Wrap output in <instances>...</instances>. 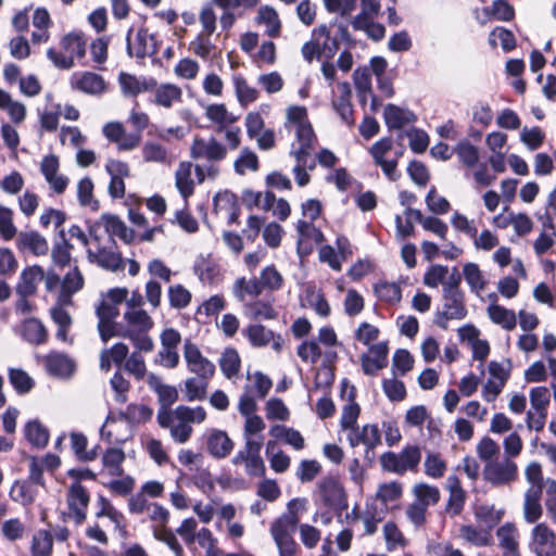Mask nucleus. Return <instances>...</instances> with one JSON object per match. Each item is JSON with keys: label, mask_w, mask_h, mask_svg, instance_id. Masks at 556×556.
<instances>
[{"label": "nucleus", "mask_w": 556, "mask_h": 556, "mask_svg": "<svg viewBox=\"0 0 556 556\" xmlns=\"http://www.w3.org/2000/svg\"><path fill=\"white\" fill-rule=\"evenodd\" d=\"M420 460L421 451L417 445H406L400 453L388 451L380 456L381 468L400 476L417 470Z\"/></svg>", "instance_id": "nucleus-1"}, {"label": "nucleus", "mask_w": 556, "mask_h": 556, "mask_svg": "<svg viewBox=\"0 0 556 556\" xmlns=\"http://www.w3.org/2000/svg\"><path fill=\"white\" fill-rule=\"evenodd\" d=\"M556 189H554L547 199L546 211L538 215L542 229L539 237L533 243L534 252L538 256L545 254L554 247V239H556Z\"/></svg>", "instance_id": "nucleus-2"}, {"label": "nucleus", "mask_w": 556, "mask_h": 556, "mask_svg": "<svg viewBox=\"0 0 556 556\" xmlns=\"http://www.w3.org/2000/svg\"><path fill=\"white\" fill-rule=\"evenodd\" d=\"M314 501L338 514L348 508L345 491L339 480L333 477L323 478L318 482Z\"/></svg>", "instance_id": "nucleus-3"}, {"label": "nucleus", "mask_w": 556, "mask_h": 556, "mask_svg": "<svg viewBox=\"0 0 556 556\" xmlns=\"http://www.w3.org/2000/svg\"><path fill=\"white\" fill-rule=\"evenodd\" d=\"M348 442L351 447L355 448L363 444L365 446L364 462L370 466L375 458V448L381 444V432L376 424H367L363 427L356 426L348 431Z\"/></svg>", "instance_id": "nucleus-4"}, {"label": "nucleus", "mask_w": 556, "mask_h": 556, "mask_svg": "<svg viewBox=\"0 0 556 556\" xmlns=\"http://www.w3.org/2000/svg\"><path fill=\"white\" fill-rule=\"evenodd\" d=\"M442 300L443 304L435 313L434 323L441 329L446 330L450 320L464 319L467 316L468 311L465 305L464 292L442 293Z\"/></svg>", "instance_id": "nucleus-5"}, {"label": "nucleus", "mask_w": 556, "mask_h": 556, "mask_svg": "<svg viewBox=\"0 0 556 556\" xmlns=\"http://www.w3.org/2000/svg\"><path fill=\"white\" fill-rule=\"evenodd\" d=\"M296 528L294 520L289 517H278L270 525V534L278 547L279 556H295L298 544L293 534Z\"/></svg>", "instance_id": "nucleus-6"}, {"label": "nucleus", "mask_w": 556, "mask_h": 556, "mask_svg": "<svg viewBox=\"0 0 556 556\" xmlns=\"http://www.w3.org/2000/svg\"><path fill=\"white\" fill-rule=\"evenodd\" d=\"M91 237L98 243L96 250L87 249V260L91 264L98 265L100 268L117 273L125 268L126 260L122 256L121 252L113 250L111 243L110 245H101L99 242V237L90 231Z\"/></svg>", "instance_id": "nucleus-7"}, {"label": "nucleus", "mask_w": 556, "mask_h": 556, "mask_svg": "<svg viewBox=\"0 0 556 556\" xmlns=\"http://www.w3.org/2000/svg\"><path fill=\"white\" fill-rule=\"evenodd\" d=\"M262 442L247 438L244 447L239 450L231 459L233 465L244 464L245 472L250 477H263L265 464L261 457Z\"/></svg>", "instance_id": "nucleus-8"}, {"label": "nucleus", "mask_w": 556, "mask_h": 556, "mask_svg": "<svg viewBox=\"0 0 556 556\" xmlns=\"http://www.w3.org/2000/svg\"><path fill=\"white\" fill-rule=\"evenodd\" d=\"M184 359L188 370L197 377L211 379L215 374V365L203 356L197 344L189 339L184 343Z\"/></svg>", "instance_id": "nucleus-9"}, {"label": "nucleus", "mask_w": 556, "mask_h": 556, "mask_svg": "<svg viewBox=\"0 0 556 556\" xmlns=\"http://www.w3.org/2000/svg\"><path fill=\"white\" fill-rule=\"evenodd\" d=\"M190 155L194 160H205L210 163H217L226 159L227 147L214 137L208 139L195 137L190 147Z\"/></svg>", "instance_id": "nucleus-10"}, {"label": "nucleus", "mask_w": 556, "mask_h": 556, "mask_svg": "<svg viewBox=\"0 0 556 556\" xmlns=\"http://www.w3.org/2000/svg\"><path fill=\"white\" fill-rule=\"evenodd\" d=\"M483 476L492 485H504L517 479L518 468L515 462L505 457L502 460L489 462Z\"/></svg>", "instance_id": "nucleus-11"}, {"label": "nucleus", "mask_w": 556, "mask_h": 556, "mask_svg": "<svg viewBox=\"0 0 556 556\" xmlns=\"http://www.w3.org/2000/svg\"><path fill=\"white\" fill-rule=\"evenodd\" d=\"M132 29L130 28L126 36L127 41V53L129 56L135 55L138 59H144L157 53L156 38L155 35L149 34L148 29L141 27L138 29L134 46L130 41Z\"/></svg>", "instance_id": "nucleus-12"}, {"label": "nucleus", "mask_w": 556, "mask_h": 556, "mask_svg": "<svg viewBox=\"0 0 556 556\" xmlns=\"http://www.w3.org/2000/svg\"><path fill=\"white\" fill-rule=\"evenodd\" d=\"M90 501L89 493L79 482H74L67 492V505L74 515L76 525H81L86 520V510Z\"/></svg>", "instance_id": "nucleus-13"}, {"label": "nucleus", "mask_w": 556, "mask_h": 556, "mask_svg": "<svg viewBox=\"0 0 556 556\" xmlns=\"http://www.w3.org/2000/svg\"><path fill=\"white\" fill-rule=\"evenodd\" d=\"M531 549L538 556H552L556 553V536L545 523L533 528Z\"/></svg>", "instance_id": "nucleus-14"}, {"label": "nucleus", "mask_w": 556, "mask_h": 556, "mask_svg": "<svg viewBox=\"0 0 556 556\" xmlns=\"http://www.w3.org/2000/svg\"><path fill=\"white\" fill-rule=\"evenodd\" d=\"M43 365L50 376L70 378L75 371L74 361L65 353L52 351L43 357Z\"/></svg>", "instance_id": "nucleus-15"}, {"label": "nucleus", "mask_w": 556, "mask_h": 556, "mask_svg": "<svg viewBox=\"0 0 556 556\" xmlns=\"http://www.w3.org/2000/svg\"><path fill=\"white\" fill-rule=\"evenodd\" d=\"M193 273L203 285H216L223 276L220 265L211 255L197 257Z\"/></svg>", "instance_id": "nucleus-16"}, {"label": "nucleus", "mask_w": 556, "mask_h": 556, "mask_svg": "<svg viewBox=\"0 0 556 556\" xmlns=\"http://www.w3.org/2000/svg\"><path fill=\"white\" fill-rule=\"evenodd\" d=\"M340 94L332 100V108L340 116L341 121L349 127L355 124L354 110L351 103L352 90L348 81L338 84Z\"/></svg>", "instance_id": "nucleus-17"}, {"label": "nucleus", "mask_w": 556, "mask_h": 556, "mask_svg": "<svg viewBox=\"0 0 556 556\" xmlns=\"http://www.w3.org/2000/svg\"><path fill=\"white\" fill-rule=\"evenodd\" d=\"M295 136L299 148L292 150L291 155L294 156L295 161L305 163V157L311 159V153L317 142V137L311 123L307 125H299V127L295 128Z\"/></svg>", "instance_id": "nucleus-18"}, {"label": "nucleus", "mask_w": 556, "mask_h": 556, "mask_svg": "<svg viewBox=\"0 0 556 556\" xmlns=\"http://www.w3.org/2000/svg\"><path fill=\"white\" fill-rule=\"evenodd\" d=\"M84 276L78 266L75 265L62 279L58 300L61 304H72L73 295L84 288Z\"/></svg>", "instance_id": "nucleus-19"}, {"label": "nucleus", "mask_w": 556, "mask_h": 556, "mask_svg": "<svg viewBox=\"0 0 556 556\" xmlns=\"http://www.w3.org/2000/svg\"><path fill=\"white\" fill-rule=\"evenodd\" d=\"M206 447L210 455L214 458L223 459L232 451L233 442L225 431L212 429L207 433Z\"/></svg>", "instance_id": "nucleus-20"}, {"label": "nucleus", "mask_w": 556, "mask_h": 556, "mask_svg": "<svg viewBox=\"0 0 556 556\" xmlns=\"http://www.w3.org/2000/svg\"><path fill=\"white\" fill-rule=\"evenodd\" d=\"M118 83L123 93L128 97H136L143 91L152 90L156 86V80L152 77H137L125 72L119 74Z\"/></svg>", "instance_id": "nucleus-21"}, {"label": "nucleus", "mask_w": 556, "mask_h": 556, "mask_svg": "<svg viewBox=\"0 0 556 556\" xmlns=\"http://www.w3.org/2000/svg\"><path fill=\"white\" fill-rule=\"evenodd\" d=\"M383 118L389 129H401L416 121V115L408 109H402L389 103L384 108Z\"/></svg>", "instance_id": "nucleus-22"}, {"label": "nucleus", "mask_w": 556, "mask_h": 556, "mask_svg": "<svg viewBox=\"0 0 556 556\" xmlns=\"http://www.w3.org/2000/svg\"><path fill=\"white\" fill-rule=\"evenodd\" d=\"M45 277L43 268L39 265L26 267L20 277L16 292L20 296L33 295L37 290V282Z\"/></svg>", "instance_id": "nucleus-23"}, {"label": "nucleus", "mask_w": 556, "mask_h": 556, "mask_svg": "<svg viewBox=\"0 0 556 556\" xmlns=\"http://www.w3.org/2000/svg\"><path fill=\"white\" fill-rule=\"evenodd\" d=\"M447 489L450 496L447 500L445 511L452 516H458L465 506L466 492L463 490L460 482L456 476H450L447 478Z\"/></svg>", "instance_id": "nucleus-24"}, {"label": "nucleus", "mask_w": 556, "mask_h": 556, "mask_svg": "<svg viewBox=\"0 0 556 556\" xmlns=\"http://www.w3.org/2000/svg\"><path fill=\"white\" fill-rule=\"evenodd\" d=\"M16 243L20 250H28L34 255H45L49 250L48 241L37 231L20 232Z\"/></svg>", "instance_id": "nucleus-25"}, {"label": "nucleus", "mask_w": 556, "mask_h": 556, "mask_svg": "<svg viewBox=\"0 0 556 556\" xmlns=\"http://www.w3.org/2000/svg\"><path fill=\"white\" fill-rule=\"evenodd\" d=\"M356 389L354 386H350L348 393L349 403L342 408L340 427L342 430H351L357 426V418L361 413L359 405L354 401Z\"/></svg>", "instance_id": "nucleus-26"}, {"label": "nucleus", "mask_w": 556, "mask_h": 556, "mask_svg": "<svg viewBox=\"0 0 556 556\" xmlns=\"http://www.w3.org/2000/svg\"><path fill=\"white\" fill-rule=\"evenodd\" d=\"M500 546L504 549V556H519L517 529L514 525L507 522L501 526L496 531Z\"/></svg>", "instance_id": "nucleus-27"}, {"label": "nucleus", "mask_w": 556, "mask_h": 556, "mask_svg": "<svg viewBox=\"0 0 556 556\" xmlns=\"http://www.w3.org/2000/svg\"><path fill=\"white\" fill-rule=\"evenodd\" d=\"M353 81L359 104L365 106L368 97L372 94L370 70L368 67H357L353 73Z\"/></svg>", "instance_id": "nucleus-28"}, {"label": "nucleus", "mask_w": 556, "mask_h": 556, "mask_svg": "<svg viewBox=\"0 0 556 556\" xmlns=\"http://www.w3.org/2000/svg\"><path fill=\"white\" fill-rule=\"evenodd\" d=\"M73 245L65 237V230L61 229L59 231V239L54 242L51 250V258L55 266L60 268H64L70 265L72 256L71 250Z\"/></svg>", "instance_id": "nucleus-29"}, {"label": "nucleus", "mask_w": 556, "mask_h": 556, "mask_svg": "<svg viewBox=\"0 0 556 556\" xmlns=\"http://www.w3.org/2000/svg\"><path fill=\"white\" fill-rule=\"evenodd\" d=\"M22 336L27 342L39 345L47 341L48 332L39 319L28 318L23 323Z\"/></svg>", "instance_id": "nucleus-30"}, {"label": "nucleus", "mask_w": 556, "mask_h": 556, "mask_svg": "<svg viewBox=\"0 0 556 556\" xmlns=\"http://www.w3.org/2000/svg\"><path fill=\"white\" fill-rule=\"evenodd\" d=\"M75 88L88 93L100 94L105 89V81L102 76L92 72H85L74 84Z\"/></svg>", "instance_id": "nucleus-31"}, {"label": "nucleus", "mask_w": 556, "mask_h": 556, "mask_svg": "<svg viewBox=\"0 0 556 556\" xmlns=\"http://www.w3.org/2000/svg\"><path fill=\"white\" fill-rule=\"evenodd\" d=\"M25 438L35 447L42 448L49 442V431L38 420L28 421L24 428Z\"/></svg>", "instance_id": "nucleus-32"}, {"label": "nucleus", "mask_w": 556, "mask_h": 556, "mask_svg": "<svg viewBox=\"0 0 556 556\" xmlns=\"http://www.w3.org/2000/svg\"><path fill=\"white\" fill-rule=\"evenodd\" d=\"M9 495L13 502L28 506L35 501L37 491L30 485L29 481L16 480L11 486Z\"/></svg>", "instance_id": "nucleus-33"}, {"label": "nucleus", "mask_w": 556, "mask_h": 556, "mask_svg": "<svg viewBox=\"0 0 556 556\" xmlns=\"http://www.w3.org/2000/svg\"><path fill=\"white\" fill-rule=\"evenodd\" d=\"M488 314L494 324L501 325L506 330H513L516 327L517 319L515 312L511 309L498 304H491L488 307Z\"/></svg>", "instance_id": "nucleus-34"}, {"label": "nucleus", "mask_w": 556, "mask_h": 556, "mask_svg": "<svg viewBox=\"0 0 556 556\" xmlns=\"http://www.w3.org/2000/svg\"><path fill=\"white\" fill-rule=\"evenodd\" d=\"M53 548V536L48 530H38L31 539V556H51Z\"/></svg>", "instance_id": "nucleus-35"}, {"label": "nucleus", "mask_w": 556, "mask_h": 556, "mask_svg": "<svg viewBox=\"0 0 556 556\" xmlns=\"http://www.w3.org/2000/svg\"><path fill=\"white\" fill-rule=\"evenodd\" d=\"M210 379L202 377H190L185 381V397L189 402L202 401L206 396V389Z\"/></svg>", "instance_id": "nucleus-36"}, {"label": "nucleus", "mask_w": 556, "mask_h": 556, "mask_svg": "<svg viewBox=\"0 0 556 556\" xmlns=\"http://www.w3.org/2000/svg\"><path fill=\"white\" fill-rule=\"evenodd\" d=\"M192 164L181 162L176 170V187L186 199L193 193V180L191 179Z\"/></svg>", "instance_id": "nucleus-37"}, {"label": "nucleus", "mask_w": 556, "mask_h": 556, "mask_svg": "<svg viewBox=\"0 0 556 556\" xmlns=\"http://www.w3.org/2000/svg\"><path fill=\"white\" fill-rule=\"evenodd\" d=\"M376 296L387 303H399L402 298V291L397 283L380 280L374 285Z\"/></svg>", "instance_id": "nucleus-38"}, {"label": "nucleus", "mask_w": 556, "mask_h": 556, "mask_svg": "<svg viewBox=\"0 0 556 556\" xmlns=\"http://www.w3.org/2000/svg\"><path fill=\"white\" fill-rule=\"evenodd\" d=\"M245 314L252 319H275L277 312L268 301L256 300L245 304Z\"/></svg>", "instance_id": "nucleus-39"}, {"label": "nucleus", "mask_w": 556, "mask_h": 556, "mask_svg": "<svg viewBox=\"0 0 556 556\" xmlns=\"http://www.w3.org/2000/svg\"><path fill=\"white\" fill-rule=\"evenodd\" d=\"M483 13L502 22H509L515 17V9L507 0H494L490 8L483 9Z\"/></svg>", "instance_id": "nucleus-40"}, {"label": "nucleus", "mask_w": 556, "mask_h": 556, "mask_svg": "<svg viewBox=\"0 0 556 556\" xmlns=\"http://www.w3.org/2000/svg\"><path fill=\"white\" fill-rule=\"evenodd\" d=\"M235 294L239 300H243L245 295L258 296L264 287L260 278H252L247 280L244 277L238 278L233 286Z\"/></svg>", "instance_id": "nucleus-41"}, {"label": "nucleus", "mask_w": 556, "mask_h": 556, "mask_svg": "<svg viewBox=\"0 0 556 556\" xmlns=\"http://www.w3.org/2000/svg\"><path fill=\"white\" fill-rule=\"evenodd\" d=\"M240 364L239 354L232 348L226 349L219 358L220 370L228 379H231L239 372Z\"/></svg>", "instance_id": "nucleus-42"}, {"label": "nucleus", "mask_w": 556, "mask_h": 556, "mask_svg": "<svg viewBox=\"0 0 556 556\" xmlns=\"http://www.w3.org/2000/svg\"><path fill=\"white\" fill-rule=\"evenodd\" d=\"M125 459V453L123 450L117 447L108 448L103 454L102 464L108 468L110 475L122 476L124 470L122 464Z\"/></svg>", "instance_id": "nucleus-43"}, {"label": "nucleus", "mask_w": 556, "mask_h": 556, "mask_svg": "<svg viewBox=\"0 0 556 556\" xmlns=\"http://www.w3.org/2000/svg\"><path fill=\"white\" fill-rule=\"evenodd\" d=\"M101 219L103 220L104 229L109 235V243L116 245L114 237L116 236L119 239L125 237L127 229L126 224L118 216L112 214H103Z\"/></svg>", "instance_id": "nucleus-44"}, {"label": "nucleus", "mask_w": 556, "mask_h": 556, "mask_svg": "<svg viewBox=\"0 0 556 556\" xmlns=\"http://www.w3.org/2000/svg\"><path fill=\"white\" fill-rule=\"evenodd\" d=\"M258 23L267 25V34L269 37H277L280 33V21L276 10L271 7L264 5L258 10Z\"/></svg>", "instance_id": "nucleus-45"}, {"label": "nucleus", "mask_w": 556, "mask_h": 556, "mask_svg": "<svg viewBox=\"0 0 556 556\" xmlns=\"http://www.w3.org/2000/svg\"><path fill=\"white\" fill-rule=\"evenodd\" d=\"M148 332L128 328L125 329V333H122V338L129 339L138 351L151 352L154 349V343Z\"/></svg>", "instance_id": "nucleus-46"}, {"label": "nucleus", "mask_w": 556, "mask_h": 556, "mask_svg": "<svg viewBox=\"0 0 556 556\" xmlns=\"http://www.w3.org/2000/svg\"><path fill=\"white\" fill-rule=\"evenodd\" d=\"M233 167L239 175H244L247 169L255 172L258 169V157L250 148L244 147L235 161Z\"/></svg>", "instance_id": "nucleus-47"}, {"label": "nucleus", "mask_w": 556, "mask_h": 556, "mask_svg": "<svg viewBox=\"0 0 556 556\" xmlns=\"http://www.w3.org/2000/svg\"><path fill=\"white\" fill-rule=\"evenodd\" d=\"M233 86L236 96L241 105L254 102L258 97V91L249 86L247 80L241 75L233 76Z\"/></svg>", "instance_id": "nucleus-48"}, {"label": "nucleus", "mask_w": 556, "mask_h": 556, "mask_svg": "<svg viewBox=\"0 0 556 556\" xmlns=\"http://www.w3.org/2000/svg\"><path fill=\"white\" fill-rule=\"evenodd\" d=\"M62 48L68 53L67 56L84 58L86 53V41L79 34H67L62 39Z\"/></svg>", "instance_id": "nucleus-49"}, {"label": "nucleus", "mask_w": 556, "mask_h": 556, "mask_svg": "<svg viewBox=\"0 0 556 556\" xmlns=\"http://www.w3.org/2000/svg\"><path fill=\"white\" fill-rule=\"evenodd\" d=\"M124 318L128 328L149 331L153 327V320L143 309H132L125 313Z\"/></svg>", "instance_id": "nucleus-50"}, {"label": "nucleus", "mask_w": 556, "mask_h": 556, "mask_svg": "<svg viewBox=\"0 0 556 556\" xmlns=\"http://www.w3.org/2000/svg\"><path fill=\"white\" fill-rule=\"evenodd\" d=\"M93 182L89 177H84L77 185V198L81 206H90L92 210H98L99 202L93 199Z\"/></svg>", "instance_id": "nucleus-51"}, {"label": "nucleus", "mask_w": 556, "mask_h": 556, "mask_svg": "<svg viewBox=\"0 0 556 556\" xmlns=\"http://www.w3.org/2000/svg\"><path fill=\"white\" fill-rule=\"evenodd\" d=\"M9 381L18 394L28 393L34 386V381L28 374L17 368L9 369Z\"/></svg>", "instance_id": "nucleus-52"}, {"label": "nucleus", "mask_w": 556, "mask_h": 556, "mask_svg": "<svg viewBox=\"0 0 556 556\" xmlns=\"http://www.w3.org/2000/svg\"><path fill=\"white\" fill-rule=\"evenodd\" d=\"M181 90L175 85H163L155 91V102L164 108H170L174 102L180 101Z\"/></svg>", "instance_id": "nucleus-53"}, {"label": "nucleus", "mask_w": 556, "mask_h": 556, "mask_svg": "<svg viewBox=\"0 0 556 556\" xmlns=\"http://www.w3.org/2000/svg\"><path fill=\"white\" fill-rule=\"evenodd\" d=\"M463 275L465 280L470 287L472 292L482 291L485 288V280L479 269V266L475 263H467L464 265Z\"/></svg>", "instance_id": "nucleus-54"}, {"label": "nucleus", "mask_w": 556, "mask_h": 556, "mask_svg": "<svg viewBox=\"0 0 556 556\" xmlns=\"http://www.w3.org/2000/svg\"><path fill=\"white\" fill-rule=\"evenodd\" d=\"M245 333L254 346H265L274 339V332L263 325H250Z\"/></svg>", "instance_id": "nucleus-55"}, {"label": "nucleus", "mask_w": 556, "mask_h": 556, "mask_svg": "<svg viewBox=\"0 0 556 556\" xmlns=\"http://www.w3.org/2000/svg\"><path fill=\"white\" fill-rule=\"evenodd\" d=\"M214 49L215 45L211 41L210 36L204 33H200L189 45V50L205 61L210 59Z\"/></svg>", "instance_id": "nucleus-56"}, {"label": "nucleus", "mask_w": 556, "mask_h": 556, "mask_svg": "<svg viewBox=\"0 0 556 556\" xmlns=\"http://www.w3.org/2000/svg\"><path fill=\"white\" fill-rule=\"evenodd\" d=\"M153 536L163 543H165L175 554V556H182L184 549L179 544L175 533L167 527L157 528L153 527Z\"/></svg>", "instance_id": "nucleus-57"}, {"label": "nucleus", "mask_w": 556, "mask_h": 556, "mask_svg": "<svg viewBox=\"0 0 556 556\" xmlns=\"http://www.w3.org/2000/svg\"><path fill=\"white\" fill-rule=\"evenodd\" d=\"M455 152L460 162L468 167L476 166L479 161L478 149L468 141L459 142L455 148Z\"/></svg>", "instance_id": "nucleus-58"}, {"label": "nucleus", "mask_w": 556, "mask_h": 556, "mask_svg": "<svg viewBox=\"0 0 556 556\" xmlns=\"http://www.w3.org/2000/svg\"><path fill=\"white\" fill-rule=\"evenodd\" d=\"M169 304L174 308H185L191 301V293L182 286L175 285L168 289Z\"/></svg>", "instance_id": "nucleus-59"}, {"label": "nucleus", "mask_w": 556, "mask_h": 556, "mask_svg": "<svg viewBox=\"0 0 556 556\" xmlns=\"http://www.w3.org/2000/svg\"><path fill=\"white\" fill-rule=\"evenodd\" d=\"M142 156L146 162L165 163L167 150L157 142L148 141L142 147Z\"/></svg>", "instance_id": "nucleus-60"}, {"label": "nucleus", "mask_w": 556, "mask_h": 556, "mask_svg": "<svg viewBox=\"0 0 556 556\" xmlns=\"http://www.w3.org/2000/svg\"><path fill=\"white\" fill-rule=\"evenodd\" d=\"M260 280L264 289L270 291L279 290L283 282L282 276L274 265H269L261 271Z\"/></svg>", "instance_id": "nucleus-61"}, {"label": "nucleus", "mask_w": 556, "mask_h": 556, "mask_svg": "<svg viewBox=\"0 0 556 556\" xmlns=\"http://www.w3.org/2000/svg\"><path fill=\"white\" fill-rule=\"evenodd\" d=\"M476 518L483 522L488 529L494 528L502 519L503 513L493 506L481 505L475 511Z\"/></svg>", "instance_id": "nucleus-62"}, {"label": "nucleus", "mask_w": 556, "mask_h": 556, "mask_svg": "<svg viewBox=\"0 0 556 556\" xmlns=\"http://www.w3.org/2000/svg\"><path fill=\"white\" fill-rule=\"evenodd\" d=\"M424 466L426 475L434 479L443 477L446 470L445 462L434 453H428Z\"/></svg>", "instance_id": "nucleus-63"}, {"label": "nucleus", "mask_w": 556, "mask_h": 556, "mask_svg": "<svg viewBox=\"0 0 556 556\" xmlns=\"http://www.w3.org/2000/svg\"><path fill=\"white\" fill-rule=\"evenodd\" d=\"M299 357L307 363L315 364L321 357V350L318 345V342L315 340L304 341L298 346L296 351Z\"/></svg>", "instance_id": "nucleus-64"}]
</instances>
